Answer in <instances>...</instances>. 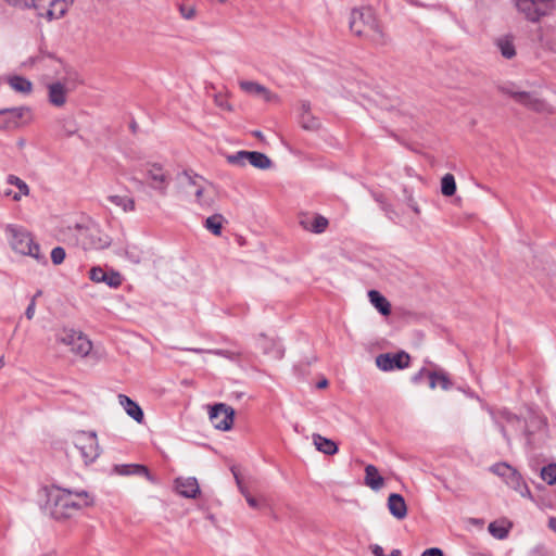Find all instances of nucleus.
Here are the masks:
<instances>
[{
  "mask_svg": "<svg viewBox=\"0 0 556 556\" xmlns=\"http://www.w3.org/2000/svg\"><path fill=\"white\" fill-rule=\"evenodd\" d=\"M408 205L409 207L416 213V214H419L420 213V210H419V206L417 205V203L412 199L409 198L408 200Z\"/></svg>",
  "mask_w": 556,
  "mask_h": 556,
  "instance_id": "3c124183",
  "label": "nucleus"
},
{
  "mask_svg": "<svg viewBox=\"0 0 556 556\" xmlns=\"http://www.w3.org/2000/svg\"><path fill=\"white\" fill-rule=\"evenodd\" d=\"M518 12L530 22H539L556 9V0H513Z\"/></svg>",
  "mask_w": 556,
  "mask_h": 556,
  "instance_id": "39448f33",
  "label": "nucleus"
},
{
  "mask_svg": "<svg viewBox=\"0 0 556 556\" xmlns=\"http://www.w3.org/2000/svg\"><path fill=\"white\" fill-rule=\"evenodd\" d=\"M248 155L249 151H238L233 154H228L226 156V160L229 164L236 165V166H244L248 162Z\"/></svg>",
  "mask_w": 556,
  "mask_h": 556,
  "instance_id": "c9c22d12",
  "label": "nucleus"
},
{
  "mask_svg": "<svg viewBox=\"0 0 556 556\" xmlns=\"http://www.w3.org/2000/svg\"><path fill=\"white\" fill-rule=\"evenodd\" d=\"M497 47L502 53V55L506 59H511L515 54V47L513 42L508 39L501 38L497 40Z\"/></svg>",
  "mask_w": 556,
  "mask_h": 556,
  "instance_id": "72a5a7b5",
  "label": "nucleus"
},
{
  "mask_svg": "<svg viewBox=\"0 0 556 556\" xmlns=\"http://www.w3.org/2000/svg\"><path fill=\"white\" fill-rule=\"evenodd\" d=\"M89 278L96 283L103 282L110 288H118L122 285V276L116 270L105 271L102 267L96 266L89 270Z\"/></svg>",
  "mask_w": 556,
  "mask_h": 556,
  "instance_id": "ddd939ff",
  "label": "nucleus"
},
{
  "mask_svg": "<svg viewBox=\"0 0 556 556\" xmlns=\"http://www.w3.org/2000/svg\"><path fill=\"white\" fill-rule=\"evenodd\" d=\"M29 110L25 106L0 110V129L11 130L23 124V118Z\"/></svg>",
  "mask_w": 556,
  "mask_h": 556,
  "instance_id": "f8f14e48",
  "label": "nucleus"
},
{
  "mask_svg": "<svg viewBox=\"0 0 556 556\" xmlns=\"http://www.w3.org/2000/svg\"><path fill=\"white\" fill-rule=\"evenodd\" d=\"M248 162L258 169H267L273 165L271 160L266 154L257 151H249Z\"/></svg>",
  "mask_w": 556,
  "mask_h": 556,
  "instance_id": "a878e982",
  "label": "nucleus"
},
{
  "mask_svg": "<svg viewBox=\"0 0 556 556\" xmlns=\"http://www.w3.org/2000/svg\"><path fill=\"white\" fill-rule=\"evenodd\" d=\"M441 192L444 197H452L456 192V181L452 174H445L441 179Z\"/></svg>",
  "mask_w": 556,
  "mask_h": 556,
  "instance_id": "2f4dec72",
  "label": "nucleus"
},
{
  "mask_svg": "<svg viewBox=\"0 0 556 556\" xmlns=\"http://www.w3.org/2000/svg\"><path fill=\"white\" fill-rule=\"evenodd\" d=\"M41 295V291H38L33 298H35V300L37 299V296Z\"/></svg>",
  "mask_w": 556,
  "mask_h": 556,
  "instance_id": "e2e57ef3",
  "label": "nucleus"
},
{
  "mask_svg": "<svg viewBox=\"0 0 556 556\" xmlns=\"http://www.w3.org/2000/svg\"><path fill=\"white\" fill-rule=\"evenodd\" d=\"M370 548H371V552H372V554H374L375 556H386V555L383 554V548H382L380 545L375 544V545H371V547H370Z\"/></svg>",
  "mask_w": 556,
  "mask_h": 556,
  "instance_id": "09e8293b",
  "label": "nucleus"
},
{
  "mask_svg": "<svg viewBox=\"0 0 556 556\" xmlns=\"http://www.w3.org/2000/svg\"><path fill=\"white\" fill-rule=\"evenodd\" d=\"M388 509L390 514L399 520H402L407 516V505L401 494L392 493L389 495Z\"/></svg>",
  "mask_w": 556,
  "mask_h": 556,
  "instance_id": "dca6fc26",
  "label": "nucleus"
},
{
  "mask_svg": "<svg viewBox=\"0 0 556 556\" xmlns=\"http://www.w3.org/2000/svg\"><path fill=\"white\" fill-rule=\"evenodd\" d=\"M500 90L510 96L519 104L538 113H549V106L547 103L536 97V94L526 91H517L511 87H501Z\"/></svg>",
  "mask_w": 556,
  "mask_h": 556,
  "instance_id": "6e6552de",
  "label": "nucleus"
},
{
  "mask_svg": "<svg viewBox=\"0 0 556 556\" xmlns=\"http://www.w3.org/2000/svg\"><path fill=\"white\" fill-rule=\"evenodd\" d=\"M365 484L374 491H379L384 485V479L379 475L376 466L365 467Z\"/></svg>",
  "mask_w": 556,
  "mask_h": 556,
  "instance_id": "aec40b11",
  "label": "nucleus"
},
{
  "mask_svg": "<svg viewBox=\"0 0 556 556\" xmlns=\"http://www.w3.org/2000/svg\"><path fill=\"white\" fill-rule=\"evenodd\" d=\"M224 217L220 214H214L205 219V228L213 235L219 236L222 233Z\"/></svg>",
  "mask_w": 556,
  "mask_h": 556,
  "instance_id": "c756f323",
  "label": "nucleus"
},
{
  "mask_svg": "<svg viewBox=\"0 0 556 556\" xmlns=\"http://www.w3.org/2000/svg\"><path fill=\"white\" fill-rule=\"evenodd\" d=\"M208 417L216 429L227 431L232 427L235 409L224 403H217L210 407Z\"/></svg>",
  "mask_w": 556,
  "mask_h": 556,
  "instance_id": "1a4fd4ad",
  "label": "nucleus"
},
{
  "mask_svg": "<svg viewBox=\"0 0 556 556\" xmlns=\"http://www.w3.org/2000/svg\"><path fill=\"white\" fill-rule=\"evenodd\" d=\"M421 556H443V552L438 547H431L426 549Z\"/></svg>",
  "mask_w": 556,
  "mask_h": 556,
  "instance_id": "c03bdc74",
  "label": "nucleus"
},
{
  "mask_svg": "<svg viewBox=\"0 0 556 556\" xmlns=\"http://www.w3.org/2000/svg\"><path fill=\"white\" fill-rule=\"evenodd\" d=\"M118 402L124 407L126 413L137 422H141L144 418L141 407L125 394L118 395Z\"/></svg>",
  "mask_w": 556,
  "mask_h": 556,
  "instance_id": "6ab92c4d",
  "label": "nucleus"
},
{
  "mask_svg": "<svg viewBox=\"0 0 556 556\" xmlns=\"http://www.w3.org/2000/svg\"><path fill=\"white\" fill-rule=\"evenodd\" d=\"M260 96H262L266 102L275 101L278 98L275 93H271L266 87L265 92H261Z\"/></svg>",
  "mask_w": 556,
  "mask_h": 556,
  "instance_id": "a18cd8bd",
  "label": "nucleus"
},
{
  "mask_svg": "<svg viewBox=\"0 0 556 556\" xmlns=\"http://www.w3.org/2000/svg\"><path fill=\"white\" fill-rule=\"evenodd\" d=\"M179 12H180L181 16L186 20H192L195 16L194 7H187V5L180 4Z\"/></svg>",
  "mask_w": 556,
  "mask_h": 556,
  "instance_id": "79ce46f5",
  "label": "nucleus"
},
{
  "mask_svg": "<svg viewBox=\"0 0 556 556\" xmlns=\"http://www.w3.org/2000/svg\"><path fill=\"white\" fill-rule=\"evenodd\" d=\"M59 239L70 245L80 247L85 251L103 250L111 245L112 239L97 224H75L59 230Z\"/></svg>",
  "mask_w": 556,
  "mask_h": 556,
  "instance_id": "f03ea898",
  "label": "nucleus"
},
{
  "mask_svg": "<svg viewBox=\"0 0 556 556\" xmlns=\"http://www.w3.org/2000/svg\"><path fill=\"white\" fill-rule=\"evenodd\" d=\"M35 308H36V303H35V298H33L25 311V316L27 319H33V317L35 315Z\"/></svg>",
  "mask_w": 556,
  "mask_h": 556,
  "instance_id": "37998d69",
  "label": "nucleus"
},
{
  "mask_svg": "<svg viewBox=\"0 0 556 556\" xmlns=\"http://www.w3.org/2000/svg\"><path fill=\"white\" fill-rule=\"evenodd\" d=\"M8 84L13 90L23 94H29L33 90L31 81L23 76H11L8 79Z\"/></svg>",
  "mask_w": 556,
  "mask_h": 556,
  "instance_id": "b1692460",
  "label": "nucleus"
},
{
  "mask_svg": "<svg viewBox=\"0 0 556 556\" xmlns=\"http://www.w3.org/2000/svg\"><path fill=\"white\" fill-rule=\"evenodd\" d=\"M217 104L223 106V101H219V102L217 101Z\"/></svg>",
  "mask_w": 556,
  "mask_h": 556,
  "instance_id": "69168bd1",
  "label": "nucleus"
},
{
  "mask_svg": "<svg viewBox=\"0 0 556 556\" xmlns=\"http://www.w3.org/2000/svg\"><path fill=\"white\" fill-rule=\"evenodd\" d=\"M175 489L179 495L186 498H195L200 494L198 480L193 477L177 478Z\"/></svg>",
  "mask_w": 556,
  "mask_h": 556,
  "instance_id": "4468645a",
  "label": "nucleus"
},
{
  "mask_svg": "<svg viewBox=\"0 0 556 556\" xmlns=\"http://www.w3.org/2000/svg\"><path fill=\"white\" fill-rule=\"evenodd\" d=\"M7 181L9 185L15 186L18 189V192L12 194L11 190L4 191V194L8 197H12L14 201H20L22 195H28L29 194V187L27 184L18 178L15 175H9L7 178Z\"/></svg>",
  "mask_w": 556,
  "mask_h": 556,
  "instance_id": "4be33fe9",
  "label": "nucleus"
},
{
  "mask_svg": "<svg viewBox=\"0 0 556 556\" xmlns=\"http://www.w3.org/2000/svg\"><path fill=\"white\" fill-rule=\"evenodd\" d=\"M131 180H132L134 182H136V184L140 185V186H142V185H143V181H142V180H139V179H137L136 177H132V178H131Z\"/></svg>",
  "mask_w": 556,
  "mask_h": 556,
  "instance_id": "13d9d810",
  "label": "nucleus"
},
{
  "mask_svg": "<svg viewBox=\"0 0 556 556\" xmlns=\"http://www.w3.org/2000/svg\"><path fill=\"white\" fill-rule=\"evenodd\" d=\"M515 419L518 420V417L516 415L508 414V416H507V420L508 421H511V420H515Z\"/></svg>",
  "mask_w": 556,
  "mask_h": 556,
  "instance_id": "4d7b16f0",
  "label": "nucleus"
},
{
  "mask_svg": "<svg viewBox=\"0 0 556 556\" xmlns=\"http://www.w3.org/2000/svg\"><path fill=\"white\" fill-rule=\"evenodd\" d=\"M252 135L258 139H263V134L260 130L252 131Z\"/></svg>",
  "mask_w": 556,
  "mask_h": 556,
  "instance_id": "6e6d98bb",
  "label": "nucleus"
},
{
  "mask_svg": "<svg viewBox=\"0 0 556 556\" xmlns=\"http://www.w3.org/2000/svg\"><path fill=\"white\" fill-rule=\"evenodd\" d=\"M410 357L409 355L404 352H397L394 354L391 353H384L379 354L376 357V365L379 369L383 371H390L393 369H404L409 366Z\"/></svg>",
  "mask_w": 556,
  "mask_h": 556,
  "instance_id": "9b49d317",
  "label": "nucleus"
},
{
  "mask_svg": "<svg viewBox=\"0 0 556 556\" xmlns=\"http://www.w3.org/2000/svg\"><path fill=\"white\" fill-rule=\"evenodd\" d=\"M179 182L184 191L189 195L202 185H210L207 180L194 174L192 170H185L179 177Z\"/></svg>",
  "mask_w": 556,
  "mask_h": 556,
  "instance_id": "2eb2a0df",
  "label": "nucleus"
},
{
  "mask_svg": "<svg viewBox=\"0 0 556 556\" xmlns=\"http://www.w3.org/2000/svg\"><path fill=\"white\" fill-rule=\"evenodd\" d=\"M489 532L496 539L503 540L508 535V529L496 521H493L488 527Z\"/></svg>",
  "mask_w": 556,
  "mask_h": 556,
  "instance_id": "4c0bfd02",
  "label": "nucleus"
},
{
  "mask_svg": "<svg viewBox=\"0 0 556 556\" xmlns=\"http://www.w3.org/2000/svg\"><path fill=\"white\" fill-rule=\"evenodd\" d=\"M130 127H131L132 131H135V130H136V127H137L136 123H132V124L130 125Z\"/></svg>",
  "mask_w": 556,
  "mask_h": 556,
  "instance_id": "680f3d73",
  "label": "nucleus"
},
{
  "mask_svg": "<svg viewBox=\"0 0 556 556\" xmlns=\"http://www.w3.org/2000/svg\"><path fill=\"white\" fill-rule=\"evenodd\" d=\"M501 432H502V433H503V435L506 438V440H507V441H509V439H508V438H507V435H506V430H505V428H504L503 426L501 427Z\"/></svg>",
  "mask_w": 556,
  "mask_h": 556,
  "instance_id": "052dcab7",
  "label": "nucleus"
},
{
  "mask_svg": "<svg viewBox=\"0 0 556 556\" xmlns=\"http://www.w3.org/2000/svg\"><path fill=\"white\" fill-rule=\"evenodd\" d=\"M46 497L45 510L58 520L71 518L92 504V498L86 491L73 492L58 486L46 489Z\"/></svg>",
  "mask_w": 556,
  "mask_h": 556,
  "instance_id": "f257e3e1",
  "label": "nucleus"
},
{
  "mask_svg": "<svg viewBox=\"0 0 556 556\" xmlns=\"http://www.w3.org/2000/svg\"><path fill=\"white\" fill-rule=\"evenodd\" d=\"M191 351H193L195 353L207 352V353H212L217 356L226 357L231 361L237 359L241 355V353L239 351H230V350H223V349L206 350V351H204L202 349H192Z\"/></svg>",
  "mask_w": 556,
  "mask_h": 556,
  "instance_id": "473e14b6",
  "label": "nucleus"
},
{
  "mask_svg": "<svg viewBox=\"0 0 556 556\" xmlns=\"http://www.w3.org/2000/svg\"><path fill=\"white\" fill-rule=\"evenodd\" d=\"M302 226L314 232V233H321L326 230L327 226H328V219L321 215H316L311 225H308L306 222L302 220L301 222Z\"/></svg>",
  "mask_w": 556,
  "mask_h": 556,
  "instance_id": "c85d7f7f",
  "label": "nucleus"
},
{
  "mask_svg": "<svg viewBox=\"0 0 556 556\" xmlns=\"http://www.w3.org/2000/svg\"><path fill=\"white\" fill-rule=\"evenodd\" d=\"M233 476H235V479H236V482L238 484V488L240 490V492L243 494V496L245 497V494H250L248 492V490L245 489V486H243L242 482H241V479L239 478V476L233 471Z\"/></svg>",
  "mask_w": 556,
  "mask_h": 556,
  "instance_id": "de8ad7c7",
  "label": "nucleus"
},
{
  "mask_svg": "<svg viewBox=\"0 0 556 556\" xmlns=\"http://www.w3.org/2000/svg\"><path fill=\"white\" fill-rule=\"evenodd\" d=\"M207 187H211L210 185H202L197 190H193L191 195L195 197V200L199 205L201 206H211L214 203V200L212 197H208L207 193Z\"/></svg>",
  "mask_w": 556,
  "mask_h": 556,
  "instance_id": "7c9ffc66",
  "label": "nucleus"
},
{
  "mask_svg": "<svg viewBox=\"0 0 556 556\" xmlns=\"http://www.w3.org/2000/svg\"><path fill=\"white\" fill-rule=\"evenodd\" d=\"M144 173L149 186L164 195L170 180L168 173H166L164 168L156 163L148 164Z\"/></svg>",
  "mask_w": 556,
  "mask_h": 556,
  "instance_id": "9d476101",
  "label": "nucleus"
},
{
  "mask_svg": "<svg viewBox=\"0 0 556 556\" xmlns=\"http://www.w3.org/2000/svg\"><path fill=\"white\" fill-rule=\"evenodd\" d=\"M301 110H302V115H307L309 114V111H311V104L309 102L307 101H303L301 103Z\"/></svg>",
  "mask_w": 556,
  "mask_h": 556,
  "instance_id": "8fccbe9b",
  "label": "nucleus"
},
{
  "mask_svg": "<svg viewBox=\"0 0 556 556\" xmlns=\"http://www.w3.org/2000/svg\"><path fill=\"white\" fill-rule=\"evenodd\" d=\"M5 232L9 236L10 245L15 252L29 255L37 261L43 258L40 255L39 244L34 241L31 233L25 228L8 225Z\"/></svg>",
  "mask_w": 556,
  "mask_h": 556,
  "instance_id": "20e7f679",
  "label": "nucleus"
},
{
  "mask_svg": "<svg viewBox=\"0 0 556 556\" xmlns=\"http://www.w3.org/2000/svg\"><path fill=\"white\" fill-rule=\"evenodd\" d=\"M328 386V380L327 379H323L321 381H319L317 383V388L321 389V388H326Z\"/></svg>",
  "mask_w": 556,
  "mask_h": 556,
  "instance_id": "864d4df0",
  "label": "nucleus"
},
{
  "mask_svg": "<svg viewBox=\"0 0 556 556\" xmlns=\"http://www.w3.org/2000/svg\"><path fill=\"white\" fill-rule=\"evenodd\" d=\"M300 123L302 127L306 130H315L319 127L318 121L315 117L311 116V114L301 115Z\"/></svg>",
  "mask_w": 556,
  "mask_h": 556,
  "instance_id": "ea45409f",
  "label": "nucleus"
},
{
  "mask_svg": "<svg viewBox=\"0 0 556 556\" xmlns=\"http://www.w3.org/2000/svg\"><path fill=\"white\" fill-rule=\"evenodd\" d=\"M56 342L70 348L74 354L85 357L91 349V341L80 331L74 329H62L56 333Z\"/></svg>",
  "mask_w": 556,
  "mask_h": 556,
  "instance_id": "423d86ee",
  "label": "nucleus"
},
{
  "mask_svg": "<svg viewBox=\"0 0 556 556\" xmlns=\"http://www.w3.org/2000/svg\"><path fill=\"white\" fill-rule=\"evenodd\" d=\"M115 471L123 476L137 475V476H146L150 479V472L148 468L143 465L131 464V465H117L115 466Z\"/></svg>",
  "mask_w": 556,
  "mask_h": 556,
  "instance_id": "393cba45",
  "label": "nucleus"
},
{
  "mask_svg": "<svg viewBox=\"0 0 556 556\" xmlns=\"http://www.w3.org/2000/svg\"><path fill=\"white\" fill-rule=\"evenodd\" d=\"M66 253L62 247H55L51 251V261L54 265H60L65 260Z\"/></svg>",
  "mask_w": 556,
  "mask_h": 556,
  "instance_id": "a19ab883",
  "label": "nucleus"
},
{
  "mask_svg": "<svg viewBox=\"0 0 556 556\" xmlns=\"http://www.w3.org/2000/svg\"><path fill=\"white\" fill-rule=\"evenodd\" d=\"M277 356L278 357H281L282 356V353L280 351L277 352Z\"/></svg>",
  "mask_w": 556,
  "mask_h": 556,
  "instance_id": "0e129e2a",
  "label": "nucleus"
},
{
  "mask_svg": "<svg viewBox=\"0 0 556 556\" xmlns=\"http://www.w3.org/2000/svg\"><path fill=\"white\" fill-rule=\"evenodd\" d=\"M541 478L552 485L556 483V463L548 464L541 469Z\"/></svg>",
  "mask_w": 556,
  "mask_h": 556,
  "instance_id": "f704fd0d",
  "label": "nucleus"
},
{
  "mask_svg": "<svg viewBox=\"0 0 556 556\" xmlns=\"http://www.w3.org/2000/svg\"><path fill=\"white\" fill-rule=\"evenodd\" d=\"M4 365H5L4 356H1L0 357V368L4 367Z\"/></svg>",
  "mask_w": 556,
  "mask_h": 556,
  "instance_id": "bf43d9fd",
  "label": "nucleus"
},
{
  "mask_svg": "<svg viewBox=\"0 0 556 556\" xmlns=\"http://www.w3.org/2000/svg\"><path fill=\"white\" fill-rule=\"evenodd\" d=\"M350 29L359 37H365L377 46H384L387 37L370 7L353 9L350 15Z\"/></svg>",
  "mask_w": 556,
  "mask_h": 556,
  "instance_id": "7ed1b4c3",
  "label": "nucleus"
},
{
  "mask_svg": "<svg viewBox=\"0 0 556 556\" xmlns=\"http://www.w3.org/2000/svg\"><path fill=\"white\" fill-rule=\"evenodd\" d=\"M218 1H219L220 3H224V2H226L227 0H218Z\"/></svg>",
  "mask_w": 556,
  "mask_h": 556,
  "instance_id": "338daca9",
  "label": "nucleus"
},
{
  "mask_svg": "<svg viewBox=\"0 0 556 556\" xmlns=\"http://www.w3.org/2000/svg\"><path fill=\"white\" fill-rule=\"evenodd\" d=\"M49 102L54 106H63L66 102L67 90L65 86L58 81L48 86Z\"/></svg>",
  "mask_w": 556,
  "mask_h": 556,
  "instance_id": "a211bd4d",
  "label": "nucleus"
},
{
  "mask_svg": "<svg viewBox=\"0 0 556 556\" xmlns=\"http://www.w3.org/2000/svg\"><path fill=\"white\" fill-rule=\"evenodd\" d=\"M505 482L509 488L518 492L522 497L532 498L529 486L525 482L522 476L516 469H511Z\"/></svg>",
  "mask_w": 556,
  "mask_h": 556,
  "instance_id": "f3484780",
  "label": "nucleus"
},
{
  "mask_svg": "<svg viewBox=\"0 0 556 556\" xmlns=\"http://www.w3.org/2000/svg\"><path fill=\"white\" fill-rule=\"evenodd\" d=\"M74 442L86 465L93 463L99 457L100 451L96 432L80 431L75 434Z\"/></svg>",
  "mask_w": 556,
  "mask_h": 556,
  "instance_id": "0eeeda50",
  "label": "nucleus"
},
{
  "mask_svg": "<svg viewBox=\"0 0 556 556\" xmlns=\"http://www.w3.org/2000/svg\"><path fill=\"white\" fill-rule=\"evenodd\" d=\"M106 199L110 203L121 207L125 213L132 212L135 210V200L130 197L112 194Z\"/></svg>",
  "mask_w": 556,
  "mask_h": 556,
  "instance_id": "cd10ccee",
  "label": "nucleus"
},
{
  "mask_svg": "<svg viewBox=\"0 0 556 556\" xmlns=\"http://www.w3.org/2000/svg\"><path fill=\"white\" fill-rule=\"evenodd\" d=\"M429 386L431 389H434L437 384H439L443 390H450L452 388V382L447 375L443 371H428Z\"/></svg>",
  "mask_w": 556,
  "mask_h": 556,
  "instance_id": "bb28decb",
  "label": "nucleus"
},
{
  "mask_svg": "<svg viewBox=\"0 0 556 556\" xmlns=\"http://www.w3.org/2000/svg\"><path fill=\"white\" fill-rule=\"evenodd\" d=\"M368 298L370 303L381 315L389 316L391 314V304L379 291L370 290Z\"/></svg>",
  "mask_w": 556,
  "mask_h": 556,
  "instance_id": "412c9836",
  "label": "nucleus"
},
{
  "mask_svg": "<svg viewBox=\"0 0 556 556\" xmlns=\"http://www.w3.org/2000/svg\"><path fill=\"white\" fill-rule=\"evenodd\" d=\"M245 500H247V502H248L250 507H252V508H260L258 501L254 496H252L251 494H245Z\"/></svg>",
  "mask_w": 556,
  "mask_h": 556,
  "instance_id": "49530a36",
  "label": "nucleus"
},
{
  "mask_svg": "<svg viewBox=\"0 0 556 556\" xmlns=\"http://www.w3.org/2000/svg\"><path fill=\"white\" fill-rule=\"evenodd\" d=\"M424 372H426V370L422 368L415 377H414V381H418L421 376L424 375Z\"/></svg>",
  "mask_w": 556,
  "mask_h": 556,
  "instance_id": "5fc2aeb1",
  "label": "nucleus"
},
{
  "mask_svg": "<svg viewBox=\"0 0 556 556\" xmlns=\"http://www.w3.org/2000/svg\"><path fill=\"white\" fill-rule=\"evenodd\" d=\"M313 442L316 448L326 455H333L338 452L337 444L320 434H313Z\"/></svg>",
  "mask_w": 556,
  "mask_h": 556,
  "instance_id": "5701e85b",
  "label": "nucleus"
},
{
  "mask_svg": "<svg viewBox=\"0 0 556 556\" xmlns=\"http://www.w3.org/2000/svg\"><path fill=\"white\" fill-rule=\"evenodd\" d=\"M240 87L248 93L252 94H261V92H265V87L255 81L243 80L240 83Z\"/></svg>",
  "mask_w": 556,
  "mask_h": 556,
  "instance_id": "e433bc0d",
  "label": "nucleus"
},
{
  "mask_svg": "<svg viewBox=\"0 0 556 556\" xmlns=\"http://www.w3.org/2000/svg\"><path fill=\"white\" fill-rule=\"evenodd\" d=\"M548 528L553 531H556V517H551L548 519Z\"/></svg>",
  "mask_w": 556,
  "mask_h": 556,
  "instance_id": "603ef678",
  "label": "nucleus"
},
{
  "mask_svg": "<svg viewBox=\"0 0 556 556\" xmlns=\"http://www.w3.org/2000/svg\"><path fill=\"white\" fill-rule=\"evenodd\" d=\"M511 469H513V467L506 463H498L491 467V471L493 473L504 478L505 481L507 480V477H508L509 472L511 471Z\"/></svg>",
  "mask_w": 556,
  "mask_h": 556,
  "instance_id": "58836bf2",
  "label": "nucleus"
}]
</instances>
